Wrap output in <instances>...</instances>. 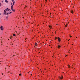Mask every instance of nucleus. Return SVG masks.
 <instances>
[{
    "mask_svg": "<svg viewBox=\"0 0 80 80\" xmlns=\"http://www.w3.org/2000/svg\"><path fill=\"white\" fill-rule=\"evenodd\" d=\"M1 30H3V26H1L0 27Z\"/></svg>",
    "mask_w": 80,
    "mask_h": 80,
    "instance_id": "f257e3e1",
    "label": "nucleus"
},
{
    "mask_svg": "<svg viewBox=\"0 0 80 80\" xmlns=\"http://www.w3.org/2000/svg\"><path fill=\"white\" fill-rule=\"evenodd\" d=\"M8 18V16L6 17V18Z\"/></svg>",
    "mask_w": 80,
    "mask_h": 80,
    "instance_id": "bb28decb",
    "label": "nucleus"
},
{
    "mask_svg": "<svg viewBox=\"0 0 80 80\" xmlns=\"http://www.w3.org/2000/svg\"><path fill=\"white\" fill-rule=\"evenodd\" d=\"M10 9H8V11H10Z\"/></svg>",
    "mask_w": 80,
    "mask_h": 80,
    "instance_id": "b1692460",
    "label": "nucleus"
},
{
    "mask_svg": "<svg viewBox=\"0 0 80 80\" xmlns=\"http://www.w3.org/2000/svg\"><path fill=\"white\" fill-rule=\"evenodd\" d=\"M68 67L69 68H70V65H68Z\"/></svg>",
    "mask_w": 80,
    "mask_h": 80,
    "instance_id": "4468645a",
    "label": "nucleus"
},
{
    "mask_svg": "<svg viewBox=\"0 0 80 80\" xmlns=\"http://www.w3.org/2000/svg\"><path fill=\"white\" fill-rule=\"evenodd\" d=\"M37 43H35V45L36 46H37Z\"/></svg>",
    "mask_w": 80,
    "mask_h": 80,
    "instance_id": "0eeeda50",
    "label": "nucleus"
},
{
    "mask_svg": "<svg viewBox=\"0 0 80 80\" xmlns=\"http://www.w3.org/2000/svg\"><path fill=\"white\" fill-rule=\"evenodd\" d=\"M12 4L13 5H15V2H13Z\"/></svg>",
    "mask_w": 80,
    "mask_h": 80,
    "instance_id": "39448f33",
    "label": "nucleus"
},
{
    "mask_svg": "<svg viewBox=\"0 0 80 80\" xmlns=\"http://www.w3.org/2000/svg\"><path fill=\"white\" fill-rule=\"evenodd\" d=\"M57 38L56 37H55V40H56V39H57Z\"/></svg>",
    "mask_w": 80,
    "mask_h": 80,
    "instance_id": "9d476101",
    "label": "nucleus"
},
{
    "mask_svg": "<svg viewBox=\"0 0 80 80\" xmlns=\"http://www.w3.org/2000/svg\"><path fill=\"white\" fill-rule=\"evenodd\" d=\"M13 1H14V0H12V2H13Z\"/></svg>",
    "mask_w": 80,
    "mask_h": 80,
    "instance_id": "a878e982",
    "label": "nucleus"
},
{
    "mask_svg": "<svg viewBox=\"0 0 80 80\" xmlns=\"http://www.w3.org/2000/svg\"><path fill=\"white\" fill-rule=\"evenodd\" d=\"M12 11H13V12H15V9H13Z\"/></svg>",
    "mask_w": 80,
    "mask_h": 80,
    "instance_id": "ddd939ff",
    "label": "nucleus"
},
{
    "mask_svg": "<svg viewBox=\"0 0 80 80\" xmlns=\"http://www.w3.org/2000/svg\"><path fill=\"white\" fill-rule=\"evenodd\" d=\"M11 5H12V3H11Z\"/></svg>",
    "mask_w": 80,
    "mask_h": 80,
    "instance_id": "c756f323",
    "label": "nucleus"
},
{
    "mask_svg": "<svg viewBox=\"0 0 80 80\" xmlns=\"http://www.w3.org/2000/svg\"><path fill=\"white\" fill-rule=\"evenodd\" d=\"M19 76H21L22 75V74H19Z\"/></svg>",
    "mask_w": 80,
    "mask_h": 80,
    "instance_id": "6e6552de",
    "label": "nucleus"
},
{
    "mask_svg": "<svg viewBox=\"0 0 80 80\" xmlns=\"http://www.w3.org/2000/svg\"><path fill=\"white\" fill-rule=\"evenodd\" d=\"M67 25H68L67 24L66 25H65V27H67Z\"/></svg>",
    "mask_w": 80,
    "mask_h": 80,
    "instance_id": "9b49d317",
    "label": "nucleus"
},
{
    "mask_svg": "<svg viewBox=\"0 0 80 80\" xmlns=\"http://www.w3.org/2000/svg\"><path fill=\"white\" fill-rule=\"evenodd\" d=\"M70 37L71 38L72 36H70Z\"/></svg>",
    "mask_w": 80,
    "mask_h": 80,
    "instance_id": "c85d7f7f",
    "label": "nucleus"
},
{
    "mask_svg": "<svg viewBox=\"0 0 80 80\" xmlns=\"http://www.w3.org/2000/svg\"><path fill=\"white\" fill-rule=\"evenodd\" d=\"M58 41H59V42H60V41H61V40H60V38L58 37Z\"/></svg>",
    "mask_w": 80,
    "mask_h": 80,
    "instance_id": "f03ea898",
    "label": "nucleus"
},
{
    "mask_svg": "<svg viewBox=\"0 0 80 80\" xmlns=\"http://www.w3.org/2000/svg\"><path fill=\"white\" fill-rule=\"evenodd\" d=\"M12 6V7H13V5H12V6Z\"/></svg>",
    "mask_w": 80,
    "mask_h": 80,
    "instance_id": "393cba45",
    "label": "nucleus"
},
{
    "mask_svg": "<svg viewBox=\"0 0 80 80\" xmlns=\"http://www.w3.org/2000/svg\"><path fill=\"white\" fill-rule=\"evenodd\" d=\"M65 57H67V55H66Z\"/></svg>",
    "mask_w": 80,
    "mask_h": 80,
    "instance_id": "cd10ccee",
    "label": "nucleus"
},
{
    "mask_svg": "<svg viewBox=\"0 0 80 80\" xmlns=\"http://www.w3.org/2000/svg\"><path fill=\"white\" fill-rule=\"evenodd\" d=\"M76 38H77V37H76Z\"/></svg>",
    "mask_w": 80,
    "mask_h": 80,
    "instance_id": "4c0bfd02",
    "label": "nucleus"
},
{
    "mask_svg": "<svg viewBox=\"0 0 80 80\" xmlns=\"http://www.w3.org/2000/svg\"><path fill=\"white\" fill-rule=\"evenodd\" d=\"M2 42H1V43H2Z\"/></svg>",
    "mask_w": 80,
    "mask_h": 80,
    "instance_id": "f704fd0d",
    "label": "nucleus"
},
{
    "mask_svg": "<svg viewBox=\"0 0 80 80\" xmlns=\"http://www.w3.org/2000/svg\"><path fill=\"white\" fill-rule=\"evenodd\" d=\"M11 10L12 11H13V8H11Z\"/></svg>",
    "mask_w": 80,
    "mask_h": 80,
    "instance_id": "6ab92c4d",
    "label": "nucleus"
},
{
    "mask_svg": "<svg viewBox=\"0 0 80 80\" xmlns=\"http://www.w3.org/2000/svg\"><path fill=\"white\" fill-rule=\"evenodd\" d=\"M11 28L12 27H11Z\"/></svg>",
    "mask_w": 80,
    "mask_h": 80,
    "instance_id": "a19ab883",
    "label": "nucleus"
},
{
    "mask_svg": "<svg viewBox=\"0 0 80 80\" xmlns=\"http://www.w3.org/2000/svg\"><path fill=\"white\" fill-rule=\"evenodd\" d=\"M2 6V4H1V3L0 2V7H1Z\"/></svg>",
    "mask_w": 80,
    "mask_h": 80,
    "instance_id": "f8f14e48",
    "label": "nucleus"
},
{
    "mask_svg": "<svg viewBox=\"0 0 80 80\" xmlns=\"http://www.w3.org/2000/svg\"><path fill=\"white\" fill-rule=\"evenodd\" d=\"M8 10V8H7V9H6V10L7 11Z\"/></svg>",
    "mask_w": 80,
    "mask_h": 80,
    "instance_id": "5701e85b",
    "label": "nucleus"
},
{
    "mask_svg": "<svg viewBox=\"0 0 80 80\" xmlns=\"http://www.w3.org/2000/svg\"><path fill=\"white\" fill-rule=\"evenodd\" d=\"M5 2H6V3H8V2L7 1V0H5Z\"/></svg>",
    "mask_w": 80,
    "mask_h": 80,
    "instance_id": "20e7f679",
    "label": "nucleus"
},
{
    "mask_svg": "<svg viewBox=\"0 0 80 80\" xmlns=\"http://www.w3.org/2000/svg\"><path fill=\"white\" fill-rule=\"evenodd\" d=\"M11 37H12V36H11Z\"/></svg>",
    "mask_w": 80,
    "mask_h": 80,
    "instance_id": "72a5a7b5",
    "label": "nucleus"
},
{
    "mask_svg": "<svg viewBox=\"0 0 80 80\" xmlns=\"http://www.w3.org/2000/svg\"><path fill=\"white\" fill-rule=\"evenodd\" d=\"M71 13H73V11H71Z\"/></svg>",
    "mask_w": 80,
    "mask_h": 80,
    "instance_id": "412c9836",
    "label": "nucleus"
},
{
    "mask_svg": "<svg viewBox=\"0 0 80 80\" xmlns=\"http://www.w3.org/2000/svg\"><path fill=\"white\" fill-rule=\"evenodd\" d=\"M60 47V46L59 45L58 47V48H59V47Z\"/></svg>",
    "mask_w": 80,
    "mask_h": 80,
    "instance_id": "a211bd4d",
    "label": "nucleus"
},
{
    "mask_svg": "<svg viewBox=\"0 0 80 80\" xmlns=\"http://www.w3.org/2000/svg\"><path fill=\"white\" fill-rule=\"evenodd\" d=\"M4 14L5 15H6V12H4Z\"/></svg>",
    "mask_w": 80,
    "mask_h": 80,
    "instance_id": "423d86ee",
    "label": "nucleus"
},
{
    "mask_svg": "<svg viewBox=\"0 0 80 80\" xmlns=\"http://www.w3.org/2000/svg\"><path fill=\"white\" fill-rule=\"evenodd\" d=\"M13 8V7L11 6V8Z\"/></svg>",
    "mask_w": 80,
    "mask_h": 80,
    "instance_id": "4be33fe9",
    "label": "nucleus"
},
{
    "mask_svg": "<svg viewBox=\"0 0 80 80\" xmlns=\"http://www.w3.org/2000/svg\"><path fill=\"white\" fill-rule=\"evenodd\" d=\"M5 69H6V68L5 69Z\"/></svg>",
    "mask_w": 80,
    "mask_h": 80,
    "instance_id": "ea45409f",
    "label": "nucleus"
},
{
    "mask_svg": "<svg viewBox=\"0 0 80 80\" xmlns=\"http://www.w3.org/2000/svg\"><path fill=\"white\" fill-rule=\"evenodd\" d=\"M0 15H2V13H0Z\"/></svg>",
    "mask_w": 80,
    "mask_h": 80,
    "instance_id": "2f4dec72",
    "label": "nucleus"
},
{
    "mask_svg": "<svg viewBox=\"0 0 80 80\" xmlns=\"http://www.w3.org/2000/svg\"><path fill=\"white\" fill-rule=\"evenodd\" d=\"M10 12H11V11H10Z\"/></svg>",
    "mask_w": 80,
    "mask_h": 80,
    "instance_id": "c9c22d12",
    "label": "nucleus"
},
{
    "mask_svg": "<svg viewBox=\"0 0 80 80\" xmlns=\"http://www.w3.org/2000/svg\"><path fill=\"white\" fill-rule=\"evenodd\" d=\"M72 45H73V44H72Z\"/></svg>",
    "mask_w": 80,
    "mask_h": 80,
    "instance_id": "e433bc0d",
    "label": "nucleus"
},
{
    "mask_svg": "<svg viewBox=\"0 0 80 80\" xmlns=\"http://www.w3.org/2000/svg\"><path fill=\"white\" fill-rule=\"evenodd\" d=\"M2 2H3V1H2Z\"/></svg>",
    "mask_w": 80,
    "mask_h": 80,
    "instance_id": "58836bf2",
    "label": "nucleus"
},
{
    "mask_svg": "<svg viewBox=\"0 0 80 80\" xmlns=\"http://www.w3.org/2000/svg\"><path fill=\"white\" fill-rule=\"evenodd\" d=\"M13 36H14L15 37L16 36V35H15L14 34H13Z\"/></svg>",
    "mask_w": 80,
    "mask_h": 80,
    "instance_id": "1a4fd4ad",
    "label": "nucleus"
},
{
    "mask_svg": "<svg viewBox=\"0 0 80 80\" xmlns=\"http://www.w3.org/2000/svg\"><path fill=\"white\" fill-rule=\"evenodd\" d=\"M49 28H51V26H49Z\"/></svg>",
    "mask_w": 80,
    "mask_h": 80,
    "instance_id": "dca6fc26",
    "label": "nucleus"
},
{
    "mask_svg": "<svg viewBox=\"0 0 80 80\" xmlns=\"http://www.w3.org/2000/svg\"><path fill=\"white\" fill-rule=\"evenodd\" d=\"M8 14H9V13L8 12L7 13V15H8Z\"/></svg>",
    "mask_w": 80,
    "mask_h": 80,
    "instance_id": "f3484780",
    "label": "nucleus"
},
{
    "mask_svg": "<svg viewBox=\"0 0 80 80\" xmlns=\"http://www.w3.org/2000/svg\"><path fill=\"white\" fill-rule=\"evenodd\" d=\"M4 12H6V9H5V10H4Z\"/></svg>",
    "mask_w": 80,
    "mask_h": 80,
    "instance_id": "2eb2a0df",
    "label": "nucleus"
},
{
    "mask_svg": "<svg viewBox=\"0 0 80 80\" xmlns=\"http://www.w3.org/2000/svg\"><path fill=\"white\" fill-rule=\"evenodd\" d=\"M59 78L60 79H62L63 78V76H62L61 77H59Z\"/></svg>",
    "mask_w": 80,
    "mask_h": 80,
    "instance_id": "7ed1b4c3",
    "label": "nucleus"
},
{
    "mask_svg": "<svg viewBox=\"0 0 80 80\" xmlns=\"http://www.w3.org/2000/svg\"><path fill=\"white\" fill-rule=\"evenodd\" d=\"M10 38L11 39H12V38H11L10 37Z\"/></svg>",
    "mask_w": 80,
    "mask_h": 80,
    "instance_id": "473e14b6",
    "label": "nucleus"
},
{
    "mask_svg": "<svg viewBox=\"0 0 80 80\" xmlns=\"http://www.w3.org/2000/svg\"><path fill=\"white\" fill-rule=\"evenodd\" d=\"M2 75H3V73H2Z\"/></svg>",
    "mask_w": 80,
    "mask_h": 80,
    "instance_id": "7c9ffc66",
    "label": "nucleus"
},
{
    "mask_svg": "<svg viewBox=\"0 0 80 80\" xmlns=\"http://www.w3.org/2000/svg\"><path fill=\"white\" fill-rule=\"evenodd\" d=\"M10 13H12V12H10L9 13V14H10Z\"/></svg>",
    "mask_w": 80,
    "mask_h": 80,
    "instance_id": "aec40b11",
    "label": "nucleus"
}]
</instances>
